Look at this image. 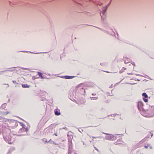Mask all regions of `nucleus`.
I'll return each mask as SVG.
<instances>
[{
    "label": "nucleus",
    "instance_id": "obj_2",
    "mask_svg": "<svg viewBox=\"0 0 154 154\" xmlns=\"http://www.w3.org/2000/svg\"><path fill=\"white\" fill-rule=\"evenodd\" d=\"M154 109V106L151 107V108L147 109H144L141 110L140 112L143 116L145 117H149L151 116V114L152 111Z\"/></svg>",
    "mask_w": 154,
    "mask_h": 154
},
{
    "label": "nucleus",
    "instance_id": "obj_9",
    "mask_svg": "<svg viewBox=\"0 0 154 154\" xmlns=\"http://www.w3.org/2000/svg\"><path fill=\"white\" fill-rule=\"evenodd\" d=\"M142 95L143 97V99L144 101L145 102H147L148 101V96L145 93H144L142 94Z\"/></svg>",
    "mask_w": 154,
    "mask_h": 154
},
{
    "label": "nucleus",
    "instance_id": "obj_20",
    "mask_svg": "<svg viewBox=\"0 0 154 154\" xmlns=\"http://www.w3.org/2000/svg\"><path fill=\"white\" fill-rule=\"evenodd\" d=\"M12 82H13L14 83V84H17L18 83L16 82V81H12Z\"/></svg>",
    "mask_w": 154,
    "mask_h": 154
},
{
    "label": "nucleus",
    "instance_id": "obj_28",
    "mask_svg": "<svg viewBox=\"0 0 154 154\" xmlns=\"http://www.w3.org/2000/svg\"><path fill=\"white\" fill-rule=\"evenodd\" d=\"M143 142H144V141L143 140L141 142L142 143H143Z\"/></svg>",
    "mask_w": 154,
    "mask_h": 154
},
{
    "label": "nucleus",
    "instance_id": "obj_24",
    "mask_svg": "<svg viewBox=\"0 0 154 154\" xmlns=\"http://www.w3.org/2000/svg\"><path fill=\"white\" fill-rule=\"evenodd\" d=\"M97 137H92V138H97Z\"/></svg>",
    "mask_w": 154,
    "mask_h": 154
},
{
    "label": "nucleus",
    "instance_id": "obj_15",
    "mask_svg": "<svg viewBox=\"0 0 154 154\" xmlns=\"http://www.w3.org/2000/svg\"><path fill=\"white\" fill-rule=\"evenodd\" d=\"M144 148L146 149H147L148 147H149L150 149H152V147L150 146V144H145L144 143Z\"/></svg>",
    "mask_w": 154,
    "mask_h": 154
},
{
    "label": "nucleus",
    "instance_id": "obj_18",
    "mask_svg": "<svg viewBox=\"0 0 154 154\" xmlns=\"http://www.w3.org/2000/svg\"><path fill=\"white\" fill-rule=\"evenodd\" d=\"M126 69L125 67H123L122 69L120 70V73H122L123 71H124V70H126Z\"/></svg>",
    "mask_w": 154,
    "mask_h": 154
},
{
    "label": "nucleus",
    "instance_id": "obj_1",
    "mask_svg": "<svg viewBox=\"0 0 154 154\" xmlns=\"http://www.w3.org/2000/svg\"><path fill=\"white\" fill-rule=\"evenodd\" d=\"M86 86L84 84L81 83L76 86L73 91L75 93H82L85 92L84 88Z\"/></svg>",
    "mask_w": 154,
    "mask_h": 154
},
{
    "label": "nucleus",
    "instance_id": "obj_22",
    "mask_svg": "<svg viewBox=\"0 0 154 154\" xmlns=\"http://www.w3.org/2000/svg\"><path fill=\"white\" fill-rule=\"evenodd\" d=\"M7 71H9V72H11V71H14V70L13 69H9V70H7Z\"/></svg>",
    "mask_w": 154,
    "mask_h": 154
},
{
    "label": "nucleus",
    "instance_id": "obj_4",
    "mask_svg": "<svg viewBox=\"0 0 154 154\" xmlns=\"http://www.w3.org/2000/svg\"><path fill=\"white\" fill-rule=\"evenodd\" d=\"M115 140H116L114 143L116 145L121 144L123 142L122 136L120 134H116L115 135Z\"/></svg>",
    "mask_w": 154,
    "mask_h": 154
},
{
    "label": "nucleus",
    "instance_id": "obj_25",
    "mask_svg": "<svg viewBox=\"0 0 154 154\" xmlns=\"http://www.w3.org/2000/svg\"><path fill=\"white\" fill-rule=\"evenodd\" d=\"M42 92L43 93H45V94H46V93L45 92V91H42Z\"/></svg>",
    "mask_w": 154,
    "mask_h": 154
},
{
    "label": "nucleus",
    "instance_id": "obj_17",
    "mask_svg": "<svg viewBox=\"0 0 154 154\" xmlns=\"http://www.w3.org/2000/svg\"><path fill=\"white\" fill-rule=\"evenodd\" d=\"M22 86L23 88H28L29 87V86L27 84H22Z\"/></svg>",
    "mask_w": 154,
    "mask_h": 154
},
{
    "label": "nucleus",
    "instance_id": "obj_12",
    "mask_svg": "<svg viewBox=\"0 0 154 154\" xmlns=\"http://www.w3.org/2000/svg\"><path fill=\"white\" fill-rule=\"evenodd\" d=\"M115 118V116H109L107 118V119L110 120V121H112L113 120L115 119H116Z\"/></svg>",
    "mask_w": 154,
    "mask_h": 154
},
{
    "label": "nucleus",
    "instance_id": "obj_14",
    "mask_svg": "<svg viewBox=\"0 0 154 154\" xmlns=\"http://www.w3.org/2000/svg\"><path fill=\"white\" fill-rule=\"evenodd\" d=\"M107 9V8L106 6L103 7V10L101 11V13L103 15H104L105 13L106 12Z\"/></svg>",
    "mask_w": 154,
    "mask_h": 154
},
{
    "label": "nucleus",
    "instance_id": "obj_3",
    "mask_svg": "<svg viewBox=\"0 0 154 154\" xmlns=\"http://www.w3.org/2000/svg\"><path fill=\"white\" fill-rule=\"evenodd\" d=\"M6 106V104H3L0 107V113L3 115H6L9 112L8 111Z\"/></svg>",
    "mask_w": 154,
    "mask_h": 154
},
{
    "label": "nucleus",
    "instance_id": "obj_11",
    "mask_svg": "<svg viewBox=\"0 0 154 154\" xmlns=\"http://www.w3.org/2000/svg\"><path fill=\"white\" fill-rule=\"evenodd\" d=\"M75 77V76H70L68 75H66L65 76H62L61 77V78H65L67 79H71Z\"/></svg>",
    "mask_w": 154,
    "mask_h": 154
},
{
    "label": "nucleus",
    "instance_id": "obj_10",
    "mask_svg": "<svg viewBox=\"0 0 154 154\" xmlns=\"http://www.w3.org/2000/svg\"><path fill=\"white\" fill-rule=\"evenodd\" d=\"M55 114L57 116H59L60 115V110L58 109H56L54 111Z\"/></svg>",
    "mask_w": 154,
    "mask_h": 154
},
{
    "label": "nucleus",
    "instance_id": "obj_16",
    "mask_svg": "<svg viewBox=\"0 0 154 154\" xmlns=\"http://www.w3.org/2000/svg\"><path fill=\"white\" fill-rule=\"evenodd\" d=\"M38 74L39 75V76L41 77L42 79H44L45 78L44 77L43 75V74L42 73H41L40 72H37Z\"/></svg>",
    "mask_w": 154,
    "mask_h": 154
},
{
    "label": "nucleus",
    "instance_id": "obj_5",
    "mask_svg": "<svg viewBox=\"0 0 154 154\" xmlns=\"http://www.w3.org/2000/svg\"><path fill=\"white\" fill-rule=\"evenodd\" d=\"M68 137V142L69 143V148L70 149V147H72V142L71 141V140L73 138V136L72 134H68L67 135Z\"/></svg>",
    "mask_w": 154,
    "mask_h": 154
},
{
    "label": "nucleus",
    "instance_id": "obj_19",
    "mask_svg": "<svg viewBox=\"0 0 154 154\" xmlns=\"http://www.w3.org/2000/svg\"><path fill=\"white\" fill-rule=\"evenodd\" d=\"M48 129L49 130H50L52 129H53V127H52V126H50L49 127H48Z\"/></svg>",
    "mask_w": 154,
    "mask_h": 154
},
{
    "label": "nucleus",
    "instance_id": "obj_21",
    "mask_svg": "<svg viewBox=\"0 0 154 154\" xmlns=\"http://www.w3.org/2000/svg\"><path fill=\"white\" fill-rule=\"evenodd\" d=\"M96 99H97V98L95 97H91V100H96Z\"/></svg>",
    "mask_w": 154,
    "mask_h": 154
},
{
    "label": "nucleus",
    "instance_id": "obj_7",
    "mask_svg": "<svg viewBox=\"0 0 154 154\" xmlns=\"http://www.w3.org/2000/svg\"><path fill=\"white\" fill-rule=\"evenodd\" d=\"M21 126H22V128H21L20 130V131H24L27 133V131L29 130V129L27 128H26L25 127V125L22 122H19Z\"/></svg>",
    "mask_w": 154,
    "mask_h": 154
},
{
    "label": "nucleus",
    "instance_id": "obj_13",
    "mask_svg": "<svg viewBox=\"0 0 154 154\" xmlns=\"http://www.w3.org/2000/svg\"><path fill=\"white\" fill-rule=\"evenodd\" d=\"M124 60L125 63H128L130 62L129 59L127 57H125Z\"/></svg>",
    "mask_w": 154,
    "mask_h": 154
},
{
    "label": "nucleus",
    "instance_id": "obj_6",
    "mask_svg": "<svg viewBox=\"0 0 154 154\" xmlns=\"http://www.w3.org/2000/svg\"><path fill=\"white\" fill-rule=\"evenodd\" d=\"M115 136H113L111 134H107L106 136V139L109 140H115Z\"/></svg>",
    "mask_w": 154,
    "mask_h": 154
},
{
    "label": "nucleus",
    "instance_id": "obj_23",
    "mask_svg": "<svg viewBox=\"0 0 154 154\" xmlns=\"http://www.w3.org/2000/svg\"><path fill=\"white\" fill-rule=\"evenodd\" d=\"M75 102L77 103L78 104H80L81 103H80V102H76V101H75Z\"/></svg>",
    "mask_w": 154,
    "mask_h": 154
},
{
    "label": "nucleus",
    "instance_id": "obj_26",
    "mask_svg": "<svg viewBox=\"0 0 154 154\" xmlns=\"http://www.w3.org/2000/svg\"><path fill=\"white\" fill-rule=\"evenodd\" d=\"M105 72L107 73H109V72L107 71H105Z\"/></svg>",
    "mask_w": 154,
    "mask_h": 154
},
{
    "label": "nucleus",
    "instance_id": "obj_8",
    "mask_svg": "<svg viewBox=\"0 0 154 154\" xmlns=\"http://www.w3.org/2000/svg\"><path fill=\"white\" fill-rule=\"evenodd\" d=\"M137 107H138L140 111H141V110H142L143 109V104L142 103V102L140 101H139L137 102Z\"/></svg>",
    "mask_w": 154,
    "mask_h": 154
},
{
    "label": "nucleus",
    "instance_id": "obj_27",
    "mask_svg": "<svg viewBox=\"0 0 154 154\" xmlns=\"http://www.w3.org/2000/svg\"><path fill=\"white\" fill-rule=\"evenodd\" d=\"M128 74L130 75H132L133 74L132 73H128Z\"/></svg>",
    "mask_w": 154,
    "mask_h": 154
}]
</instances>
